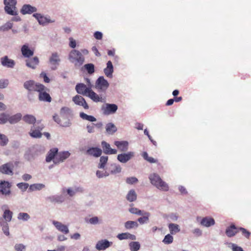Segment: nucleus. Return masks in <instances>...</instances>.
Segmentation results:
<instances>
[{
  "label": "nucleus",
  "mask_w": 251,
  "mask_h": 251,
  "mask_svg": "<svg viewBox=\"0 0 251 251\" xmlns=\"http://www.w3.org/2000/svg\"><path fill=\"white\" fill-rule=\"evenodd\" d=\"M58 151V149L56 148H54L51 149L49 151V152H48V154L46 156V162H50L53 159L54 160V158H55L57 154Z\"/></svg>",
  "instance_id": "nucleus-24"
},
{
  "label": "nucleus",
  "mask_w": 251,
  "mask_h": 251,
  "mask_svg": "<svg viewBox=\"0 0 251 251\" xmlns=\"http://www.w3.org/2000/svg\"><path fill=\"white\" fill-rule=\"evenodd\" d=\"M0 62L3 66L9 68H13L15 65L14 60L8 58L7 56H4L0 58Z\"/></svg>",
  "instance_id": "nucleus-16"
},
{
  "label": "nucleus",
  "mask_w": 251,
  "mask_h": 251,
  "mask_svg": "<svg viewBox=\"0 0 251 251\" xmlns=\"http://www.w3.org/2000/svg\"><path fill=\"white\" fill-rule=\"evenodd\" d=\"M61 198L59 196H50L47 198V200L52 203H60L62 202Z\"/></svg>",
  "instance_id": "nucleus-45"
},
{
  "label": "nucleus",
  "mask_w": 251,
  "mask_h": 251,
  "mask_svg": "<svg viewBox=\"0 0 251 251\" xmlns=\"http://www.w3.org/2000/svg\"><path fill=\"white\" fill-rule=\"evenodd\" d=\"M72 100L75 104L82 106L85 109H88L89 108L84 98L80 95L75 96Z\"/></svg>",
  "instance_id": "nucleus-12"
},
{
  "label": "nucleus",
  "mask_w": 251,
  "mask_h": 251,
  "mask_svg": "<svg viewBox=\"0 0 251 251\" xmlns=\"http://www.w3.org/2000/svg\"><path fill=\"white\" fill-rule=\"evenodd\" d=\"M75 90L77 93L83 96H87L91 91V88L88 87L85 84L80 83L75 86Z\"/></svg>",
  "instance_id": "nucleus-11"
},
{
  "label": "nucleus",
  "mask_w": 251,
  "mask_h": 251,
  "mask_svg": "<svg viewBox=\"0 0 251 251\" xmlns=\"http://www.w3.org/2000/svg\"><path fill=\"white\" fill-rule=\"evenodd\" d=\"M169 228L171 233L172 234L178 232L180 231L178 225L175 224H170L169 225Z\"/></svg>",
  "instance_id": "nucleus-39"
},
{
  "label": "nucleus",
  "mask_w": 251,
  "mask_h": 251,
  "mask_svg": "<svg viewBox=\"0 0 251 251\" xmlns=\"http://www.w3.org/2000/svg\"><path fill=\"white\" fill-rule=\"evenodd\" d=\"M23 120L26 124L33 125H35L36 122V118L34 116L29 114L25 115L23 117Z\"/></svg>",
  "instance_id": "nucleus-30"
},
{
  "label": "nucleus",
  "mask_w": 251,
  "mask_h": 251,
  "mask_svg": "<svg viewBox=\"0 0 251 251\" xmlns=\"http://www.w3.org/2000/svg\"><path fill=\"white\" fill-rule=\"evenodd\" d=\"M111 243L106 240L99 241L96 244V248L99 251L104 250L110 246Z\"/></svg>",
  "instance_id": "nucleus-23"
},
{
  "label": "nucleus",
  "mask_w": 251,
  "mask_h": 251,
  "mask_svg": "<svg viewBox=\"0 0 251 251\" xmlns=\"http://www.w3.org/2000/svg\"><path fill=\"white\" fill-rule=\"evenodd\" d=\"M131 251H137L140 248V245L138 242H131L129 244Z\"/></svg>",
  "instance_id": "nucleus-41"
},
{
  "label": "nucleus",
  "mask_w": 251,
  "mask_h": 251,
  "mask_svg": "<svg viewBox=\"0 0 251 251\" xmlns=\"http://www.w3.org/2000/svg\"><path fill=\"white\" fill-rule=\"evenodd\" d=\"M173 237L171 235L168 234L165 236L163 242L166 244H169L173 242Z\"/></svg>",
  "instance_id": "nucleus-54"
},
{
  "label": "nucleus",
  "mask_w": 251,
  "mask_h": 251,
  "mask_svg": "<svg viewBox=\"0 0 251 251\" xmlns=\"http://www.w3.org/2000/svg\"><path fill=\"white\" fill-rule=\"evenodd\" d=\"M111 169L110 170V173L112 174H116L119 173L121 171V167L120 165L113 164L111 165Z\"/></svg>",
  "instance_id": "nucleus-44"
},
{
  "label": "nucleus",
  "mask_w": 251,
  "mask_h": 251,
  "mask_svg": "<svg viewBox=\"0 0 251 251\" xmlns=\"http://www.w3.org/2000/svg\"><path fill=\"white\" fill-rule=\"evenodd\" d=\"M138 226V224L136 222L128 221L125 223V226L126 229H131L134 227H137Z\"/></svg>",
  "instance_id": "nucleus-42"
},
{
  "label": "nucleus",
  "mask_w": 251,
  "mask_h": 251,
  "mask_svg": "<svg viewBox=\"0 0 251 251\" xmlns=\"http://www.w3.org/2000/svg\"><path fill=\"white\" fill-rule=\"evenodd\" d=\"M0 226L2 227L4 233L7 236L9 235L8 224L2 218H0Z\"/></svg>",
  "instance_id": "nucleus-35"
},
{
  "label": "nucleus",
  "mask_w": 251,
  "mask_h": 251,
  "mask_svg": "<svg viewBox=\"0 0 251 251\" xmlns=\"http://www.w3.org/2000/svg\"><path fill=\"white\" fill-rule=\"evenodd\" d=\"M80 117L83 120L90 122H95L96 121V119L93 116L88 115L83 112L80 113Z\"/></svg>",
  "instance_id": "nucleus-43"
},
{
  "label": "nucleus",
  "mask_w": 251,
  "mask_h": 251,
  "mask_svg": "<svg viewBox=\"0 0 251 251\" xmlns=\"http://www.w3.org/2000/svg\"><path fill=\"white\" fill-rule=\"evenodd\" d=\"M239 232V227H237L234 225H231L227 227L226 230V233L229 237L234 236L237 233Z\"/></svg>",
  "instance_id": "nucleus-25"
},
{
  "label": "nucleus",
  "mask_w": 251,
  "mask_h": 251,
  "mask_svg": "<svg viewBox=\"0 0 251 251\" xmlns=\"http://www.w3.org/2000/svg\"><path fill=\"white\" fill-rule=\"evenodd\" d=\"M8 139L4 134L0 133V145L1 146H6L8 142Z\"/></svg>",
  "instance_id": "nucleus-47"
},
{
  "label": "nucleus",
  "mask_w": 251,
  "mask_h": 251,
  "mask_svg": "<svg viewBox=\"0 0 251 251\" xmlns=\"http://www.w3.org/2000/svg\"><path fill=\"white\" fill-rule=\"evenodd\" d=\"M12 185L8 181L3 180L0 182V193L4 196H8L11 194Z\"/></svg>",
  "instance_id": "nucleus-9"
},
{
  "label": "nucleus",
  "mask_w": 251,
  "mask_h": 251,
  "mask_svg": "<svg viewBox=\"0 0 251 251\" xmlns=\"http://www.w3.org/2000/svg\"><path fill=\"white\" fill-rule=\"evenodd\" d=\"M61 59L59 55L56 52H53L49 58L50 63L51 64V69L55 70L59 66Z\"/></svg>",
  "instance_id": "nucleus-6"
},
{
  "label": "nucleus",
  "mask_w": 251,
  "mask_h": 251,
  "mask_svg": "<svg viewBox=\"0 0 251 251\" xmlns=\"http://www.w3.org/2000/svg\"><path fill=\"white\" fill-rule=\"evenodd\" d=\"M33 16L36 18L40 25H45L50 23H54L55 20H51L49 18L44 17L39 13H35Z\"/></svg>",
  "instance_id": "nucleus-14"
},
{
  "label": "nucleus",
  "mask_w": 251,
  "mask_h": 251,
  "mask_svg": "<svg viewBox=\"0 0 251 251\" xmlns=\"http://www.w3.org/2000/svg\"><path fill=\"white\" fill-rule=\"evenodd\" d=\"M239 231H241L242 232V235L247 239H249L250 238V236L251 235V232L247 230L246 229L243 227H239Z\"/></svg>",
  "instance_id": "nucleus-56"
},
{
  "label": "nucleus",
  "mask_w": 251,
  "mask_h": 251,
  "mask_svg": "<svg viewBox=\"0 0 251 251\" xmlns=\"http://www.w3.org/2000/svg\"><path fill=\"white\" fill-rule=\"evenodd\" d=\"M14 165L12 162H8L4 164L0 167V172L3 174L8 175H13Z\"/></svg>",
  "instance_id": "nucleus-10"
},
{
  "label": "nucleus",
  "mask_w": 251,
  "mask_h": 251,
  "mask_svg": "<svg viewBox=\"0 0 251 251\" xmlns=\"http://www.w3.org/2000/svg\"><path fill=\"white\" fill-rule=\"evenodd\" d=\"M9 84V81L7 79H1L0 80V89L6 88Z\"/></svg>",
  "instance_id": "nucleus-58"
},
{
  "label": "nucleus",
  "mask_w": 251,
  "mask_h": 251,
  "mask_svg": "<svg viewBox=\"0 0 251 251\" xmlns=\"http://www.w3.org/2000/svg\"><path fill=\"white\" fill-rule=\"evenodd\" d=\"M53 118L56 123L60 125L61 126H67L70 124L69 121L66 122L65 123H62L61 120L57 115H55L54 116H53Z\"/></svg>",
  "instance_id": "nucleus-49"
},
{
  "label": "nucleus",
  "mask_w": 251,
  "mask_h": 251,
  "mask_svg": "<svg viewBox=\"0 0 251 251\" xmlns=\"http://www.w3.org/2000/svg\"><path fill=\"white\" fill-rule=\"evenodd\" d=\"M70 155V153L67 151L58 152L57 155L54 158V160H53V162L54 164L59 163L68 158Z\"/></svg>",
  "instance_id": "nucleus-13"
},
{
  "label": "nucleus",
  "mask_w": 251,
  "mask_h": 251,
  "mask_svg": "<svg viewBox=\"0 0 251 251\" xmlns=\"http://www.w3.org/2000/svg\"><path fill=\"white\" fill-rule=\"evenodd\" d=\"M126 200L130 201H134L137 199V194L134 190H130L126 195Z\"/></svg>",
  "instance_id": "nucleus-36"
},
{
  "label": "nucleus",
  "mask_w": 251,
  "mask_h": 251,
  "mask_svg": "<svg viewBox=\"0 0 251 251\" xmlns=\"http://www.w3.org/2000/svg\"><path fill=\"white\" fill-rule=\"evenodd\" d=\"M5 12L8 15L17 16L18 14V10L16 6V0H4Z\"/></svg>",
  "instance_id": "nucleus-3"
},
{
  "label": "nucleus",
  "mask_w": 251,
  "mask_h": 251,
  "mask_svg": "<svg viewBox=\"0 0 251 251\" xmlns=\"http://www.w3.org/2000/svg\"><path fill=\"white\" fill-rule=\"evenodd\" d=\"M129 211L132 214L138 215H142L143 214V213L141 210L135 207L130 208L129 209Z\"/></svg>",
  "instance_id": "nucleus-57"
},
{
  "label": "nucleus",
  "mask_w": 251,
  "mask_h": 251,
  "mask_svg": "<svg viewBox=\"0 0 251 251\" xmlns=\"http://www.w3.org/2000/svg\"><path fill=\"white\" fill-rule=\"evenodd\" d=\"M8 121V115L5 113L0 114V124H4Z\"/></svg>",
  "instance_id": "nucleus-55"
},
{
  "label": "nucleus",
  "mask_w": 251,
  "mask_h": 251,
  "mask_svg": "<svg viewBox=\"0 0 251 251\" xmlns=\"http://www.w3.org/2000/svg\"><path fill=\"white\" fill-rule=\"evenodd\" d=\"M142 156L146 160L151 163H156L157 161V160L154 159L153 157L149 156L147 152H144Z\"/></svg>",
  "instance_id": "nucleus-50"
},
{
  "label": "nucleus",
  "mask_w": 251,
  "mask_h": 251,
  "mask_svg": "<svg viewBox=\"0 0 251 251\" xmlns=\"http://www.w3.org/2000/svg\"><path fill=\"white\" fill-rule=\"evenodd\" d=\"M45 185L42 184H33L29 186L28 191L32 192L35 190H40L43 188Z\"/></svg>",
  "instance_id": "nucleus-40"
},
{
  "label": "nucleus",
  "mask_w": 251,
  "mask_h": 251,
  "mask_svg": "<svg viewBox=\"0 0 251 251\" xmlns=\"http://www.w3.org/2000/svg\"><path fill=\"white\" fill-rule=\"evenodd\" d=\"M134 156L133 152H128L127 153L120 154L117 156V159L121 163H126Z\"/></svg>",
  "instance_id": "nucleus-18"
},
{
  "label": "nucleus",
  "mask_w": 251,
  "mask_h": 251,
  "mask_svg": "<svg viewBox=\"0 0 251 251\" xmlns=\"http://www.w3.org/2000/svg\"><path fill=\"white\" fill-rule=\"evenodd\" d=\"M89 222L91 224L95 225L98 223L99 219L97 217H94L90 218L89 220Z\"/></svg>",
  "instance_id": "nucleus-64"
},
{
  "label": "nucleus",
  "mask_w": 251,
  "mask_h": 251,
  "mask_svg": "<svg viewBox=\"0 0 251 251\" xmlns=\"http://www.w3.org/2000/svg\"><path fill=\"white\" fill-rule=\"evenodd\" d=\"M108 157L107 156H102L100 159V163L98 164V167L99 169H104L106 164L107 163Z\"/></svg>",
  "instance_id": "nucleus-37"
},
{
  "label": "nucleus",
  "mask_w": 251,
  "mask_h": 251,
  "mask_svg": "<svg viewBox=\"0 0 251 251\" xmlns=\"http://www.w3.org/2000/svg\"><path fill=\"white\" fill-rule=\"evenodd\" d=\"M117 109L118 106L115 104L106 103L101 107L103 113L106 115L115 113Z\"/></svg>",
  "instance_id": "nucleus-8"
},
{
  "label": "nucleus",
  "mask_w": 251,
  "mask_h": 251,
  "mask_svg": "<svg viewBox=\"0 0 251 251\" xmlns=\"http://www.w3.org/2000/svg\"><path fill=\"white\" fill-rule=\"evenodd\" d=\"M84 68L86 70L87 72L89 74H92L95 72V66L94 64L92 63H88L85 64L84 66Z\"/></svg>",
  "instance_id": "nucleus-46"
},
{
  "label": "nucleus",
  "mask_w": 251,
  "mask_h": 251,
  "mask_svg": "<svg viewBox=\"0 0 251 251\" xmlns=\"http://www.w3.org/2000/svg\"><path fill=\"white\" fill-rule=\"evenodd\" d=\"M138 179L135 177H127L126 179V182L127 184H133L134 183H136L138 182Z\"/></svg>",
  "instance_id": "nucleus-59"
},
{
  "label": "nucleus",
  "mask_w": 251,
  "mask_h": 251,
  "mask_svg": "<svg viewBox=\"0 0 251 251\" xmlns=\"http://www.w3.org/2000/svg\"><path fill=\"white\" fill-rule=\"evenodd\" d=\"M13 216V212L9 209H6L4 211L2 217L3 220L6 223L11 221Z\"/></svg>",
  "instance_id": "nucleus-34"
},
{
  "label": "nucleus",
  "mask_w": 251,
  "mask_h": 251,
  "mask_svg": "<svg viewBox=\"0 0 251 251\" xmlns=\"http://www.w3.org/2000/svg\"><path fill=\"white\" fill-rule=\"evenodd\" d=\"M106 132L110 134H112L117 131L116 126L112 123H108L106 126Z\"/></svg>",
  "instance_id": "nucleus-38"
},
{
  "label": "nucleus",
  "mask_w": 251,
  "mask_h": 251,
  "mask_svg": "<svg viewBox=\"0 0 251 251\" xmlns=\"http://www.w3.org/2000/svg\"><path fill=\"white\" fill-rule=\"evenodd\" d=\"M24 86L28 91H41L45 90L46 87L40 83H36L33 80H28L24 83Z\"/></svg>",
  "instance_id": "nucleus-4"
},
{
  "label": "nucleus",
  "mask_w": 251,
  "mask_h": 251,
  "mask_svg": "<svg viewBox=\"0 0 251 251\" xmlns=\"http://www.w3.org/2000/svg\"><path fill=\"white\" fill-rule=\"evenodd\" d=\"M33 91H28L27 94V97L29 100H33L36 98V95Z\"/></svg>",
  "instance_id": "nucleus-63"
},
{
  "label": "nucleus",
  "mask_w": 251,
  "mask_h": 251,
  "mask_svg": "<svg viewBox=\"0 0 251 251\" xmlns=\"http://www.w3.org/2000/svg\"><path fill=\"white\" fill-rule=\"evenodd\" d=\"M48 89L46 87L45 90L38 91L39 92L38 98L40 101L50 102L51 101V98L50 94L46 91Z\"/></svg>",
  "instance_id": "nucleus-19"
},
{
  "label": "nucleus",
  "mask_w": 251,
  "mask_h": 251,
  "mask_svg": "<svg viewBox=\"0 0 251 251\" xmlns=\"http://www.w3.org/2000/svg\"><path fill=\"white\" fill-rule=\"evenodd\" d=\"M44 125L38 122L37 124L34 125L31 127L29 134L32 138H40L42 136L41 131L44 129Z\"/></svg>",
  "instance_id": "nucleus-5"
},
{
  "label": "nucleus",
  "mask_w": 251,
  "mask_h": 251,
  "mask_svg": "<svg viewBox=\"0 0 251 251\" xmlns=\"http://www.w3.org/2000/svg\"><path fill=\"white\" fill-rule=\"evenodd\" d=\"M53 225L55 226L56 229L58 230L59 231L64 233L68 234L69 232V229L68 226L61 223L57 221H53L52 222Z\"/></svg>",
  "instance_id": "nucleus-22"
},
{
  "label": "nucleus",
  "mask_w": 251,
  "mask_h": 251,
  "mask_svg": "<svg viewBox=\"0 0 251 251\" xmlns=\"http://www.w3.org/2000/svg\"><path fill=\"white\" fill-rule=\"evenodd\" d=\"M144 216L138 218V221L141 224H143L146 223L149 221V217L150 216V213L149 212H145L143 214Z\"/></svg>",
  "instance_id": "nucleus-48"
},
{
  "label": "nucleus",
  "mask_w": 251,
  "mask_h": 251,
  "mask_svg": "<svg viewBox=\"0 0 251 251\" xmlns=\"http://www.w3.org/2000/svg\"><path fill=\"white\" fill-rule=\"evenodd\" d=\"M40 77L43 78L44 81L46 83H49L50 81V78L47 75V74L45 72H42L40 74Z\"/></svg>",
  "instance_id": "nucleus-61"
},
{
  "label": "nucleus",
  "mask_w": 251,
  "mask_h": 251,
  "mask_svg": "<svg viewBox=\"0 0 251 251\" xmlns=\"http://www.w3.org/2000/svg\"><path fill=\"white\" fill-rule=\"evenodd\" d=\"M231 249L232 251H244L241 247L235 244H231Z\"/></svg>",
  "instance_id": "nucleus-62"
},
{
  "label": "nucleus",
  "mask_w": 251,
  "mask_h": 251,
  "mask_svg": "<svg viewBox=\"0 0 251 251\" xmlns=\"http://www.w3.org/2000/svg\"><path fill=\"white\" fill-rule=\"evenodd\" d=\"M149 179L151 183L158 189L167 191L169 190L168 185L163 181L159 175L156 174H152L149 176Z\"/></svg>",
  "instance_id": "nucleus-1"
},
{
  "label": "nucleus",
  "mask_w": 251,
  "mask_h": 251,
  "mask_svg": "<svg viewBox=\"0 0 251 251\" xmlns=\"http://www.w3.org/2000/svg\"><path fill=\"white\" fill-rule=\"evenodd\" d=\"M114 71L113 66L111 61H108L106 64V67L104 69L105 75L109 78L112 77Z\"/></svg>",
  "instance_id": "nucleus-26"
},
{
  "label": "nucleus",
  "mask_w": 251,
  "mask_h": 251,
  "mask_svg": "<svg viewBox=\"0 0 251 251\" xmlns=\"http://www.w3.org/2000/svg\"><path fill=\"white\" fill-rule=\"evenodd\" d=\"M108 86L109 83L103 76H100L96 82L95 87L102 91H105Z\"/></svg>",
  "instance_id": "nucleus-7"
},
{
  "label": "nucleus",
  "mask_w": 251,
  "mask_h": 251,
  "mask_svg": "<svg viewBox=\"0 0 251 251\" xmlns=\"http://www.w3.org/2000/svg\"><path fill=\"white\" fill-rule=\"evenodd\" d=\"M101 147L103 149V152L106 154H115L117 152L116 150L111 149L109 144L107 143L105 141H102Z\"/></svg>",
  "instance_id": "nucleus-17"
},
{
  "label": "nucleus",
  "mask_w": 251,
  "mask_h": 251,
  "mask_svg": "<svg viewBox=\"0 0 251 251\" xmlns=\"http://www.w3.org/2000/svg\"><path fill=\"white\" fill-rule=\"evenodd\" d=\"M17 186L23 192L25 191L28 187H29L28 183L24 182L19 183L17 184Z\"/></svg>",
  "instance_id": "nucleus-53"
},
{
  "label": "nucleus",
  "mask_w": 251,
  "mask_h": 251,
  "mask_svg": "<svg viewBox=\"0 0 251 251\" xmlns=\"http://www.w3.org/2000/svg\"><path fill=\"white\" fill-rule=\"evenodd\" d=\"M37 10V9L35 7L32 6L29 4H25L22 7L20 12L23 15L31 14L36 12Z\"/></svg>",
  "instance_id": "nucleus-15"
},
{
  "label": "nucleus",
  "mask_w": 251,
  "mask_h": 251,
  "mask_svg": "<svg viewBox=\"0 0 251 251\" xmlns=\"http://www.w3.org/2000/svg\"><path fill=\"white\" fill-rule=\"evenodd\" d=\"M29 218V215L26 213L21 212L18 216V219L20 220L27 221Z\"/></svg>",
  "instance_id": "nucleus-52"
},
{
  "label": "nucleus",
  "mask_w": 251,
  "mask_h": 251,
  "mask_svg": "<svg viewBox=\"0 0 251 251\" xmlns=\"http://www.w3.org/2000/svg\"><path fill=\"white\" fill-rule=\"evenodd\" d=\"M21 118L22 114L21 113H17L11 116L8 115V122L11 124H14L18 123L21 120Z\"/></svg>",
  "instance_id": "nucleus-33"
},
{
  "label": "nucleus",
  "mask_w": 251,
  "mask_h": 251,
  "mask_svg": "<svg viewBox=\"0 0 251 251\" xmlns=\"http://www.w3.org/2000/svg\"><path fill=\"white\" fill-rule=\"evenodd\" d=\"M25 248V247L22 244H16L15 246V249L17 251H24Z\"/></svg>",
  "instance_id": "nucleus-60"
},
{
  "label": "nucleus",
  "mask_w": 251,
  "mask_h": 251,
  "mask_svg": "<svg viewBox=\"0 0 251 251\" xmlns=\"http://www.w3.org/2000/svg\"><path fill=\"white\" fill-rule=\"evenodd\" d=\"M201 224L204 226L209 227L215 224V221L212 218L206 217L201 220Z\"/></svg>",
  "instance_id": "nucleus-31"
},
{
  "label": "nucleus",
  "mask_w": 251,
  "mask_h": 251,
  "mask_svg": "<svg viewBox=\"0 0 251 251\" xmlns=\"http://www.w3.org/2000/svg\"><path fill=\"white\" fill-rule=\"evenodd\" d=\"M114 144L121 151H126L128 149V143L127 141H115Z\"/></svg>",
  "instance_id": "nucleus-28"
},
{
  "label": "nucleus",
  "mask_w": 251,
  "mask_h": 251,
  "mask_svg": "<svg viewBox=\"0 0 251 251\" xmlns=\"http://www.w3.org/2000/svg\"><path fill=\"white\" fill-rule=\"evenodd\" d=\"M117 238L120 240L127 239H130L132 240L136 239V236L134 235L127 232L119 234L117 235Z\"/></svg>",
  "instance_id": "nucleus-32"
},
{
  "label": "nucleus",
  "mask_w": 251,
  "mask_h": 251,
  "mask_svg": "<svg viewBox=\"0 0 251 251\" xmlns=\"http://www.w3.org/2000/svg\"><path fill=\"white\" fill-rule=\"evenodd\" d=\"M22 55L26 58H29L34 54V49H29L27 45H24L21 48Z\"/></svg>",
  "instance_id": "nucleus-20"
},
{
  "label": "nucleus",
  "mask_w": 251,
  "mask_h": 251,
  "mask_svg": "<svg viewBox=\"0 0 251 251\" xmlns=\"http://www.w3.org/2000/svg\"><path fill=\"white\" fill-rule=\"evenodd\" d=\"M86 153L89 155L98 157L101 155L102 150L97 147H92L87 150Z\"/></svg>",
  "instance_id": "nucleus-21"
},
{
  "label": "nucleus",
  "mask_w": 251,
  "mask_h": 251,
  "mask_svg": "<svg viewBox=\"0 0 251 251\" xmlns=\"http://www.w3.org/2000/svg\"><path fill=\"white\" fill-rule=\"evenodd\" d=\"M12 26H13L12 23H10V22H7L0 27V30L2 31H7V30L10 29L11 28H12Z\"/></svg>",
  "instance_id": "nucleus-51"
},
{
  "label": "nucleus",
  "mask_w": 251,
  "mask_h": 251,
  "mask_svg": "<svg viewBox=\"0 0 251 251\" xmlns=\"http://www.w3.org/2000/svg\"><path fill=\"white\" fill-rule=\"evenodd\" d=\"M69 59L75 66H78L82 65L85 60L81 53L76 50H73L71 51L69 55Z\"/></svg>",
  "instance_id": "nucleus-2"
},
{
  "label": "nucleus",
  "mask_w": 251,
  "mask_h": 251,
  "mask_svg": "<svg viewBox=\"0 0 251 251\" xmlns=\"http://www.w3.org/2000/svg\"><path fill=\"white\" fill-rule=\"evenodd\" d=\"M90 98L92 100L95 102H102L103 101V98L101 96L98 95L97 93L94 92L92 89L88 94L87 96Z\"/></svg>",
  "instance_id": "nucleus-29"
},
{
  "label": "nucleus",
  "mask_w": 251,
  "mask_h": 251,
  "mask_svg": "<svg viewBox=\"0 0 251 251\" xmlns=\"http://www.w3.org/2000/svg\"><path fill=\"white\" fill-rule=\"evenodd\" d=\"M39 60L37 56L34 57L33 58L26 61V65L30 68L35 69L36 66L38 65Z\"/></svg>",
  "instance_id": "nucleus-27"
}]
</instances>
